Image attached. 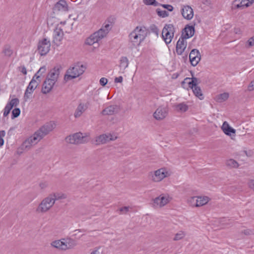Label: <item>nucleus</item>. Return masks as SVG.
Returning a JSON list of instances; mask_svg holds the SVG:
<instances>
[{"label":"nucleus","mask_w":254,"mask_h":254,"mask_svg":"<svg viewBox=\"0 0 254 254\" xmlns=\"http://www.w3.org/2000/svg\"><path fill=\"white\" fill-rule=\"evenodd\" d=\"M53 129L52 124H47L36 131L32 135L27 138L30 145L33 146L37 144L45 135L48 134Z\"/></svg>","instance_id":"1"},{"label":"nucleus","mask_w":254,"mask_h":254,"mask_svg":"<svg viewBox=\"0 0 254 254\" xmlns=\"http://www.w3.org/2000/svg\"><path fill=\"white\" fill-rule=\"evenodd\" d=\"M85 68L83 64H75L66 70L64 80L66 82L78 77L84 72Z\"/></svg>","instance_id":"2"},{"label":"nucleus","mask_w":254,"mask_h":254,"mask_svg":"<svg viewBox=\"0 0 254 254\" xmlns=\"http://www.w3.org/2000/svg\"><path fill=\"white\" fill-rule=\"evenodd\" d=\"M90 139L89 134H83L80 132L73 133L65 138L66 142L73 144L85 143L89 142Z\"/></svg>","instance_id":"3"},{"label":"nucleus","mask_w":254,"mask_h":254,"mask_svg":"<svg viewBox=\"0 0 254 254\" xmlns=\"http://www.w3.org/2000/svg\"><path fill=\"white\" fill-rule=\"evenodd\" d=\"M114 20V17H109L104 23V25L96 31V43L107 36L112 28Z\"/></svg>","instance_id":"4"},{"label":"nucleus","mask_w":254,"mask_h":254,"mask_svg":"<svg viewBox=\"0 0 254 254\" xmlns=\"http://www.w3.org/2000/svg\"><path fill=\"white\" fill-rule=\"evenodd\" d=\"M54 204V201L49 194L41 200L36 207L35 211L37 214H44L49 211Z\"/></svg>","instance_id":"5"},{"label":"nucleus","mask_w":254,"mask_h":254,"mask_svg":"<svg viewBox=\"0 0 254 254\" xmlns=\"http://www.w3.org/2000/svg\"><path fill=\"white\" fill-rule=\"evenodd\" d=\"M175 32V28L173 24H165L162 31V38L167 45L171 42Z\"/></svg>","instance_id":"6"},{"label":"nucleus","mask_w":254,"mask_h":254,"mask_svg":"<svg viewBox=\"0 0 254 254\" xmlns=\"http://www.w3.org/2000/svg\"><path fill=\"white\" fill-rule=\"evenodd\" d=\"M200 82V80L196 77H192L191 82H189V87L192 90L193 94L199 99L202 100L204 98L201 89L197 85Z\"/></svg>","instance_id":"7"},{"label":"nucleus","mask_w":254,"mask_h":254,"mask_svg":"<svg viewBox=\"0 0 254 254\" xmlns=\"http://www.w3.org/2000/svg\"><path fill=\"white\" fill-rule=\"evenodd\" d=\"M50 47V41L47 38H44L39 41L37 50L40 55L44 56L49 52Z\"/></svg>","instance_id":"8"},{"label":"nucleus","mask_w":254,"mask_h":254,"mask_svg":"<svg viewBox=\"0 0 254 254\" xmlns=\"http://www.w3.org/2000/svg\"><path fill=\"white\" fill-rule=\"evenodd\" d=\"M188 34L183 35V37H181L176 44V53L178 55H181L186 49L187 45V42L186 40L190 38Z\"/></svg>","instance_id":"9"},{"label":"nucleus","mask_w":254,"mask_h":254,"mask_svg":"<svg viewBox=\"0 0 254 254\" xmlns=\"http://www.w3.org/2000/svg\"><path fill=\"white\" fill-rule=\"evenodd\" d=\"M62 68V67L61 65H57L55 66L49 72L46 78L49 79V80H51L56 83L59 77Z\"/></svg>","instance_id":"10"},{"label":"nucleus","mask_w":254,"mask_h":254,"mask_svg":"<svg viewBox=\"0 0 254 254\" xmlns=\"http://www.w3.org/2000/svg\"><path fill=\"white\" fill-rule=\"evenodd\" d=\"M168 113V109L167 107H159L153 114L155 119L157 120H162L165 118Z\"/></svg>","instance_id":"11"},{"label":"nucleus","mask_w":254,"mask_h":254,"mask_svg":"<svg viewBox=\"0 0 254 254\" xmlns=\"http://www.w3.org/2000/svg\"><path fill=\"white\" fill-rule=\"evenodd\" d=\"M190 61L191 64L195 66L200 60V55L197 49H193L191 51L189 55Z\"/></svg>","instance_id":"12"},{"label":"nucleus","mask_w":254,"mask_h":254,"mask_svg":"<svg viewBox=\"0 0 254 254\" xmlns=\"http://www.w3.org/2000/svg\"><path fill=\"white\" fill-rule=\"evenodd\" d=\"M64 36V32L62 30V28L58 25L55 28L53 34V43L57 46L61 44Z\"/></svg>","instance_id":"13"},{"label":"nucleus","mask_w":254,"mask_h":254,"mask_svg":"<svg viewBox=\"0 0 254 254\" xmlns=\"http://www.w3.org/2000/svg\"><path fill=\"white\" fill-rule=\"evenodd\" d=\"M166 172L164 169L161 168L155 171L154 173H150V176L153 182L161 181L166 177Z\"/></svg>","instance_id":"14"},{"label":"nucleus","mask_w":254,"mask_h":254,"mask_svg":"<svg viewBox=\"0 0 254 254\" xmlns=\"http://www.w3.org/2000/svg\"><path fill=\"white\" fill-rule=\"evenodd\" d=\"M121 111L120 107L117 105H112L104 109L102 111L103 115H112L118 114Z\"/></svg>","instance_id":"15"},{"label":"nucleus","mask_w":254,"mask_h":254,"mask_svg":"<svg viewBox=\"0 0 254 254\" xmlns=\"http://www.w3.org/2000/svg\"><path fill=\"white\" fill-rule=\"evenodd\" d=\"M181 13L183 17L190 20L193 16V11L191 7L189 5L184 6L181 9Z\"/></svg>","instance_id":"16"},{"label":"nucleus","mask_w":254,"mask_h":254,"mask_svg":"<svg viewBox=\"0 0 254 254\" xmlns=\"http://www.w3.org/2000/svg\"><path fill=\"white\" fill-rule=\"evenodd\" d=\"M55 84V83L49 80V79L46 78L42 85V92L44 94L49 93L52 90Z\"/></svg>","instance_id":"17"},{"label":"nucleus","mask_w":254,"mask_h":254,"mask_svg":"<svg viewBox=\"0 0 254 254\" xmlns=\"http://www.w3.org/2000/svg\"><path fill=\"white\" fill-rule=\"evenodd\" d=\"M117 138V136L114 137L111 134L108 135L106 134H103L102 135H100L98 136L97 138H96V142L101 144H104L109 142L111 140H115Z\"/></svg>","instance_id":"18"},{"label":"nucleus","mask_w":254,"mask_h":254,"mask_svg":"<svg viewBox=\"0 0 254 254\" xmlns=\"http://www.w3.org/2000/svg\"><path fill=\"white\" fill-rule=\"evenodd\" d=\"M56 11H66L68 10V5L64 0H60L57 2L54 7Z\"/></svg>","instance_id":"19"},{"label":"nucleus","mask_w":254,"mask_h":254,"mask_svg":"<svg viewBox=\"0 0 254 254\" xmlns=\"http://www.w3.org/2000/svg\"><path fill=\"white\" fill-rule=\"evenodd\" d=\"M136 30L137 29H134L129 35V41L134 46L139 45L142 41V40H140L139 35L136 33Z\"/></svg>","instance_id":"20"},{"label":"nucleus","mask_w":254,"mask_h":254,"mask_svg":"<svg viewBox=\"0 0 254 254\" xmlns=\"http://www.w3.org/2000/svg\"><path fill=\"white\" fill-rule=\"evenodd\" d=\"M41 81L40 75H35L30 82L26 89L32 90L33 91L37 88Z\"/></svg>","instance_id":"21"},{"label":"nucleus","mask_w":254,"mask_h":254,"mask_svg":"<svg viewBox=\"0 0 254 254\" xmlns=\"http://www.w3.org/2000/svg\"><path fill=\"white\" fill-rule=\"evenodd\" d=\"M73 23H70L68 21L61 22L58 25L59 27L62 28V30L65 33H69L72 30Z\"/></svg>","instance_id":"22"},{"label":"nucleus","mask_w":254,"mask_h":254,"mask_svg":"<svg viewBox=\"0 0 254 254\" xmlns=\"http://www.w3.org/2000/svg\"><path fill=\"white\" fill-rule=\"evenodd\" d=\"M51 246L60 251H66L65 242L63 239L55 240L51 243Z\"/></svg>","instance_id":"23"},{"label":"nucleus","mask_w":254,"mask_h":254,"mask_svg":"<svg viewBox=\"0 0 254 254\" xmlns=\"http://www.w3.org/2000/svg\"><path fill=\"white\" fill-rule=\"evenodd\" d=\"M153 201L157 205L162 207L167 204L169 202V200L168 196L160 195L154 199Z\"/></svg>","instance_id":"24"},{"label":"nucleus","mask_w":254,"mask_h":254,"mask_svg":"<svg viewBox=\"0 0 254 254\" xmlns=\"http://www.w3.org/2000/svg\"><path fill=\"white\" fill-rule=\"evenodd\" d=\"M249 6V4H248V3H246V0H240V1H237L236 2H235L234 0L232 3V9L233 10L236 9H243L244 8Z\"/></svg>","instance_id":"25"},{"label":"nucleus","mask_w":254,"mask_h":254,"mask_svg":"<svg viewBox=\"0 0 254 254\" xmlns=\"http://www.w3.org/2000/svg\"><path fill=\"white\" fill-rule=\"evenodd\" d=\"M87 109L86 105L83 103H80L77 106L76 109L75 111L74 116L75 118H78L81 117L82 114Z\"/></svg>","instance_id":"26"},{"label":"nucleus","mask_w":254,"mask_h":254,"mask_svg":"<svg viewBox=\"0 0 254 254\" xmlns=\"http://www.w3.org/2000/svg\"><path fill=\"white\" fill-rule=\"evenodd\" d=\"M135 29H137L136 33L139 35L140 40H142L143 41L147 35L148 30L144 26H137Z\"/></svg>","instance_id":"27"},{"label":"nucleus","mask_w":254,"mask_h":254,"mask_svg":"<svg viewBox=\"0 0 254 254\" xmlns=\"http://www.w3.org/2000/svg\"><path fill=\"white\" fill-rule=\"evenodd\" d=\"M195 29L194 26L193 25H186L185 27L182 30V37H183V35H185L186 34H188L189 36H190V37H192L194 34Z\"/></svg>","instance_id":"28"},{"label":"nucleus","mask_w":254,"mask_h":254,"mask_svg":"<svg viewBox=\"0 0 254 254\" xmlns=\"http://www.w3.org/2000/svg\"><path fill=\"white\" fill-rule=\"evenodd\" d=\"M223 131L227 135L231 136L232 133L235 134L236 130L231 127L227 122H224L221 127Z\"/></svg>","instance_id":"29"},{"label":"nucleus","mask_w":254,"mask_h":254,"mask_svg":"<svg viewBox=\"0 0 254 254\" xmlns=\"http://www.w3.org/2000/svg\"><path fill=\"white\" fill-rule=\"evenodd\" d=\"M32 146L26 139L21 144L20 147L18 148L17 152L18 154H21L24 151H28L32 148Z\"/></svg>","instance_id":"30"},{"label":"nucleus","mask_w":254,"mask_h":254,"mask_svg":"<svg viewBox=\"0 0 254 254\" xmlns=\"http://www.w3.org/2000/svg\"><path fill=\"white\" fill-rule=\"evenodd\" d=\"M50 196L54 201V203L57 200L60 199H64L66 198L67 196L65 194L62 192H52L49 194Z\"/></svg>","instance_id":"31"},{"label":"nucleus","mask_w":254,"mask_h":254,"mask_svg":"<svg viewBox=\"0 0 254 254\" xmlns=\"http://www.w3.org/2000/svg\"><path fill=\"white\" fill-rule=\"evenodd\" d=\"M129 64V61L127 57H122L120 60V70L122 72H124L125 70Z\"/></svg>","instance_id":"32"},{"label":"nucleus","mask_w":254,"mask_h":254,"mask_svg":"<svg viewBox=\"0 0 254 254\" xmlns=\"http://www.w3.org/2000/svg\"><path fill=\"white\" fill-rule=\"evenodd\" d=\"M225 165L229 169H237L239 167L238 162L233 159L226 160Z\"/></svg>","instance_id":"33"},{"label":"nucleus","mask_w":254,"mask_h":254,"mask_svg":"<svg viewBox=\"0 0 254 254\" xmlns=\"http://www.w3.org/2000/svg\"><path fill=\"white\" fill-rule=\"evenodd\" d=\"M65 242V250L71 249L77 245L75 241L71 239H63Z\"/></svg>","instance_id":"34"},{"label":"nucleus","mask_w":254,"mask_h":254,"mask_svg":"<svg viewBox=\"0 0 254 254\" xmlns=\"http://www.w3.org/2000/svg\"><path fill=\"white\" fill-rule=\"evenodd\" d=\"M95 43V33H93L87 37L85 41L86 46H92Z\"/></svg>","instance_id":"35"},{"label":"nucleus","mask_w":254,"mask_h":254,"mask_svg":"<svg viewBox=\"0 0 254 254\" xmlns=\"http://www.w3.org/2000/svg\"><path fill=\"white\" fill-rule=\"evenodd\" d=\"M197 206L196 207H199L201 206H203L206 204L209 201V197L207 196H197Z\"/></svg>","instance_id":"36"},{"label":"nucleus","mask_w":254,"mask_h":254,"mask_svg":"<svg viewBox=\"0 0 254 254\" xmlns=\"http://www.w3.org/2000/svg\"><path fill=\"white\" fill-rule=\"evenodd\" d=\"M229 96V95L228 93L224 92L217 96V101L219 102H222L227 100L228 99Z\"/></svg>","instance_id":"37"},{"label":"nucleus","mask_w":254,"mask_h":254,"mask_svg":"<svg viewBox=\"0 0 254 254\" xmlns=\"http://www.w3.org/2000/svg\"><path fill=\"white\" fill-rule=\"evenodd\" d=\"M176 108L178 111L185 112L188 110V106L184 103H181L176 105Z\"/></svg>","instance_id":"38"},{"label":"nucleus","mask_w":254,"mask_h":254,"mask_svg":"<svg viewBox=\"0 0 254 254\" xmlns=\"http://www.w3.org/2000/svg\"><path fill=\"white\" fill-rule=\"evenodd\" d=\"M191 78L190 77H186L184 79V80L181 82L182 86L184 88L187 90H189L190 88L189 87V82H191Z\"/></svg>","instance_id":"39"},{"label":"nucleus","mask_w":254,"mask_h":254,"mask_svg":"<svg viewBox=\"0 0 254 254\" xmlns=\"http://www.w3.org/2000/svg\"><path fill=\"white\" fill-rule=\"evenodd\" d=\"M19 100L18 98H13L11 99L8 103L7 104V105L10 108L12 109V108L16 107L19 104Z\"/></svg>","instance_id":"40"},{"label":"nucleus","mask_w":254,"mask_h":254,"mask_svg":"<svg viewBox=\"0 0 254 254\" xmlns=\"http://www.w3.org/2000/svg\"><path fill=\"white\" fill-rule=\"evenodd\" d=\"M197 196H192L189 198L188 200V203L192 206L196 207L197 206Z\"/></svg>","instance_id":"41"},{"label":"nucleus","mask_w":254,"mask_h":254,"mask_svg":"<svg viewBox=\"0 0 254 254\" xmlns=\"http://www.w3.org/2000/svg\"><path fill=\"white\" fill-rule=\"evenodd\" d=\"M3 53L5 56L7 57H10L12 54L13 51L9 46H6L4 47L3 50Z\"/></svg>","instance_id":"42"},{"label":"nucleus","mask_w":254,"mask_h":254,"mask_svg":"<svg viewBox=\"0 0 254 254\" xmlns=\"http://www.w3.org/2000/svg\"><path fill=\"white\" fill-rule=\"evenodd\" d=\"M156 11L160 17L164 18L169 16L168 12L166 10H162L160 8H157Z\"/></svg>","instance_id":"43"},{"label":"nucleus","mask_w":254,"mask_h":254,"mask_svg":"<svg viewBox=\"0 0 254 254\" xmlns=\"http://www.w3.org/2000/svg\"><path fill=\"white\" fill-rule=\"evenodd\" d=\"M33 92L34 91L32 90L26 89L24 95V100L27 101L28 99H30L32 97V94Z\"/></svg>","instance_id":"44"},{"label":"nucleus","mask_w":254,"mask_h":254,"mask_svg":"<svg viewBox=\"0 0 254 254\" xmlns=\"http://www.w3.org/2000/svg\"><path fill=\"white\" fill-rule=\"evenodd\" d=\"M143 2L146 5L158 6L160 3L158 2L156 0H143Z\"/></svg>","instance_id":"45"},{"label":"nucleus","mask_w":254,"mask_h":254,"mask_svg":"<svg viewBox=\"0 0 254 254\" xmlns=\"http://www.w3.org/2000/svg\"><path fill=\"white\" fill-rule=\"evenodd\" d=\"M149 29L151 32L155 34L157 36H158L159 30L156 25L151 24L149 27Z\"/></svg>","instance_id":"46"},{"label":"nucleus","mask_w":254,"mask_h":254,"mask_svg":"<svg viewBox=\"0 0 254 254\" xmlns=\"http://www.w3.org/2000/svg\"><path fill=\"white\" fill-rule=\"evenodd\" d=\"M185 236V234L183 231H180L175 235L173 240L174 241H178L182 239Z\"/></svg>","instance_id":"47"},{"label":"nucleus","mask_w":254,"mask_h":254,"mask_svg":"<svg viewBox=\"0 0 254 254\" xmlns=\"http://www.w3.org/2000/svg\"><path fill=\"white\" fill-rule=\"evenodd\" d=\"M20 113V110L19 108H15L12 111V118H15L19 116Z\"/></svg>","instance_id":"48"},{"label":"nucleus","mask_w":254,"mask_h":254,"mask_svg":"<svg viewBox=\"0 0 254 254\" xmlns=\"http://www.w3.org/2000/svg\"><path fill=\"white\" fill-rule=\"evenodd\" d=\"M46 71V66H43L41 67L38 72L35 74L37 75H40V79H41V75H42L43 73H44Z\"/></svg>","instance_id":"49"},{"label":"nucleus","mask_w":254,"mask_h":254,"mask_svg":"<svg viewBox=\"0 0 254 254\" xmlns=\"http://www.w3.org/2000/svg\"><path fill=\"white\" fill-rule=\"evenodd\" d=\"M159 5H161L163 8L167 9L169 11H172L174 9L173 6L170 4H160V3Z\"/></svg>","instance_id":"50"},{"label":"nucleus","mask_w":254,"mask_h":254,"mask_svg":"<svg viewBox=\"0 0 254 254\" xmlns=\"http://www.w3.org/2000/svg\"><path fill=\"white\" fill-rule=\"evenodd\" d=\"M11 109V108L6 105L4 109L3 116L6 117L9 114Z\"/></svg>","instance_id":"51"},{"label":"nucleus","mask_w":254,"mask_h":254,"mask_svg":"<svg viewBox=\"0 0 254 254\" xmlns=\"http://www.w3.org/2000/svg\"><path fill=\"white\" fill-rule=\"evenodd\" d=\"M48 183L45 182H40L39 184V187L41 190L45 189L48 187Z\"/></svg>","instance_id":"52"},{"label":"nucleus","mask_w":254,"mask_h":254,"mask_svg":"<svg viewBox=\"0 0 254 254\" xmlns=\"http://www.w3.org/2000/svg\"><path fill=\"white\" fill-rule=\"evenodd\" d=\"M99 82L102 86H105L108 82V79L105 77H102L100 79Z\"/></svg>","instance_id":"53"},{"label":"nucleus","mask_w":254,"mask_h":254,"mask_svg":"<svg viewBox=\"0 0 254 254\" xmlns=\"http://www.w3.org/2000/svg\"><path fill=\"white\" fill-rule=\"evenodd\" d=\"M129 206H124V207H121L119 209V210L123 213L126 214L129 211Z\"/></svg>","instance_id":"54"},{"label":"nucleus","mask_w":254,"mask_h":254,"mask_svg":"<svg viewBox=\"0 0 254 254\" xmlns=\"http://www.w3.org/2000/svg\"><path fill=\"white\" fill-rule=\"evenodd\" d=\"M19 71L22 72L23 74L26 75L27 74V70L24 66H21L18 67Z\"/></svg>","instance_id":"55"},{"label":"nucleus","mask_w":254,"mask_h":254,"mask_svg":"<svg viewBox=\"0 0 254 254\" xmlns=\"http://www.w3.org/2000/svg\"><path fill=\"white\" fill-rule=\"evenodd\" d=\"M248 89L250 91H252L254 90V80L250 82L249 85L248 86Z\"/></svg>","instance_id":"56"},{"label":"nucleus","mask_w":254,"mask_h":254,"mask_svg":"<svg viewBox=\"0 0 254 254\" xmlns=\"http://www.w3.org/2000/svg\"><path fill=\"white\" fill-rule=\"evenodd\" d=\"M248 43L250 47L254 46V37L250 38L248 41Z\"/></svg>","instance_id":"57"},{"label":"nucleus","mask_w":254,"mask_h":254,"mask_svg":"<svg viewBox=\"0 0 254 254\" xmlns=\"http://www.w3.org/2000/svg\"><path fill=\"white\" fill-rule=\"evenodd\" d=\"M243 233L246 235H251V234H252L253 233V231L251 230H250V229L245 230L243 231Z\"/></svg>","instance_id":"58"},{"label":"nucleus","mask_w":254,"mask_h":254,"mask_svg":"<svg viewBox=\"0 0 254 254\" xmlns=\"http://www.w3.org/2000/svg\"><path fill=\"white\" fill-rule=\"evenodd\" d=\"M123 81V77L120 76L118 77H116L115 79V82L121 83Z\"/></svg>","instance_id":"59"},{"label":"nucleus","mask_w":254,"mask_h":254,"mask_svg":"<svg viewBox=\"0 0 254 254\" xmlns=\"http://www.w3.org/2000/svg\"><path fill=\"white\" fill-rule=\"evenodd\" d=\"M249 186L250 188L254 190V180H252L249 182Z\"/></svg>","instance_id":"60"},{"label":"nucleus","mask_w":254,"mask_h":254,"mask_svg":"<svg viewBox=\"0 0 254 254\" xmlns=\"http://www.w3.org/2000/svg\"><path fill=\"white\" fill-rule=\"evenodd\" d=\"M5 131L4 130L0 131V138H2L5 136Z\"/></svg>","instance_id":"61"},{"label":"nucleus","mask_w":254,"mask_h":254,"mask_svg":"<svg viewBox=\"0 0 254 254\" xmlns=\"http://www.w3.org/2000/svg\"><path fill=\"white\" fill-rule=\"evenodd\" d=\"M234 31L236 34L240 33V29L239 28H235Z\"/></svg>","instance_id":"62"},{"label":"nucleus","mask_w":254,"mask_h":254,"mask_svg":"<svg viewBox=\"0 0 254 254\" xmlns=\"http://www.w3.org/2000/svg\"><path fill=\"white\" fill-rule=\"evenodd\" d=\"M4 143V140L2 138H0V147H1Z\"/></svg>","instance_id":"63"},{"label":"nucleus","mask_w":254,"mask_h":254,"mask_svg":"<svg viewBox=\"0 0 254 254\" xmlns=\"http://www.w3.org/2000/svg\"><path fill=\"white\" fill-rule=\"evenodd\" d=\"M187 58H188L187 55H186L185 56L183 57V58L184 59L185 61L187 60Z\"/></svg>","instance_id":"64"}]
</instances>
